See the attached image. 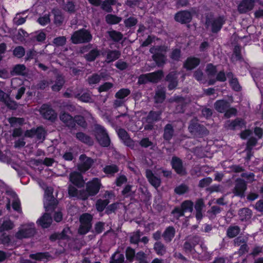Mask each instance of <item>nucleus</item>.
Wrapping results in <instances>:
<instances>
[{
  "mask_svg": "<svg viewBox=\"0 0 263 263\" xmlns=\"http://www.w3.org/2000/svg\"><path fill=\"white\" fill-rule=\"evenodd\" d=\"M103 171L106 174L114 175L119 171V168L115 164L108 165L103 168Z\"/></svg>",
  "mask_w": 263,
  "mask_h": 263,
  "instance_id": "49",
  "label": "nucleus"
},
{
  "mask_svg": "<svg viewBox=\"0 0 263 263\" xmlns=\"http://www.w3.org/2000/svg\"><path fill=\"white\" fill-rule=\"evenodd\" d=\"M215 109L219 112L223 113L230 107V103L225 100H219L214 104Z\"/></svg>",
  "mask_w": 263,
  "mask_h": 263,
  "instance_id": "23",
  "label": "nucleus"
},
{
  "mask_svg": "<svg viewBox=\"0 0 263 263\" xmlns=\"http://www.w3.org/2000/svg\"><path fill=\"white\" fill-rule=\"evenodd\" d=\"M36 233V229L33 223L24 224L21 226L15 237L18 239L33 236Z\"/></svg>",
  "mask_w": 263,
  "mask_h": 263,
  "instance_id": "6",
  "label": "nucleus"
},
{
  "mask_svg": "<svg viewBox=\"0 0 263 263\" xmlns=\"http://www.w3.org/2000/svg\"><path fill=\"white\" fill-rule=\"evenodd\" d=\"M193 210V202L191 200H185L181 205V208L176 207L172 212L173 214H176L177 217L184 216L185 212L192 213Z\"/></svg>",
  "mask_w": 263,
  "mask_h": 263,
  "instance_id": "9",
  "label": "nucleus"
},
{
  "mask_svg": "<svg viewBox=\"0 0 263 263\" xmlns=\"http://www.w3.org/2000/svg\"><path fill=\"white\" fill-rule=\"evenodd\" d=\"M118 135L126 145L131 148L134 147V141L130 138L125 129L123 128L119 129L118 131Z\"/></svg>",
  "mask_w": 263,
  "mask_h": 263,
  "instance_id": "21",
  "label": "nucleus"
},
{
  "mask_svg": "<svg viewBox=\"0 0 263 263\" xmlns=\"http://www.w3.org/2000/svg\"><path fill=\"white\" fill-rule=\"evenodd\" d=\"M163 76V72L161 70L148 73L149 82L156 83L159 81Z\"/></svg>",
  "mask_w": 263,
  "mask_h": 263,
  "instance_id": "31",
  "label": "nucleus"
},
{
  "mask_svg": "<svg viewBox=\"0 0 263 263\" xmlns=\"http://www.w3.org/2000/svg\"><path fill=\"white\" fill-rule=\"evenodd\" d=\"M165 98V92L163 89H159L156 91L154 99L156 103H162Z\"/></svg>",
  "mask_w": 263,
  "mask_h": 263,
  "instance_id": "48",
  "label": "nucleus"
},
{
  "mask_svg": "<svg viewBox=\"0 0 263 263\" xmlns=\"http://www.w3.org/2000/svg\"><path fill=\"white\" fill-rule=\"evenodd\" d=\"M29 257L36 260L44 261L45 260H49L51 258V256L48 252H39L35 254H30Z\"/></svg>",
  "mask_w": 263,
  "mask_h": 263,
  "instance_id": "30",
  "label": "nucleus"
},
{
  "mask_svg": "<svg viewBox=\"0 0 263 263\" xmlns=\"http://www.w3.org/2000/svg\"><path fill=\"white\" fill-rule=\"evenodd\" d=\"M259 0H242L238 6V11L240 13H246L252 10L256 2Z\"/></svg>",
  "mask_w": 263,
  "mask_h": 263,
  "instance_id": "15",
  "label": "nucleus"
},
{
  "mask_svg": "<svg viewBox=\"0 0 263 263\" xmlns=\"http://www.w3.org/2000/svg\"><path fill=\"white\" fill-rule=\"evenodd\" d=\"M10 73L12 76L22 75L24 76L26 74V68L23 64L16 65L10 71Z\"/></svg>",
  "mask_w": 263,
  "mask_h": 263,
  "instance_id": "33",
  "label": "nucleus"
},
{
  "mask_svg": "<svg viewBox=\"0 0 263 263\" xmlns=\"http://www.w3.org/2000/svg\"><path fill=\"white\" fill-rule=\"evenodd\" d=\"M93 132L97 140L102 146L108 147L109 146L110 139L103 126L99 124L95 125Z\"/></svg>",
  "mask_w": 263,
  "mask_h": 263,
  "instance_id": "5",
  "label": "nucleus"
},
{
  "mask_svg": "<svg viewBox=\"0 0 263 263\" xmlns=\"http://www.w3.org/2000/svg\"><path fill=\"white\" fill-rule=\"evenodd\" d=\"M247 189V184L246 181L241 178H237L235 181V186L232 190V193L235 196L243 198Z\"/></svg>",
  "mask_w": 263,
  "mask_h": 263,
  "instance_id": "8",
  "label": "nucleus"
},
{
  "mask_svg": "<svg viewBox=\"0 0 263 263\" xmlns=\"http://www.w3.org/2000/svg\"><path fill=\"white\" fill-rule=\"evenodd\" d=\"M189 190L188 186L184 184H182L177 187H176L174 189L175 192L178 195H182L186 192H187Z\"/></svg>",
  "mask_w": 263,
  "mask_h": 263,
  "instance_id": "60",
  "label": "nucleus"
},
{
  "mask_svg": "<svg viewBox=\"0 0 263 263\" xmlns=\"http://www.w3.org/2000/svg\"><path fill=\"white\" fill-rule=\"evenodd\" d=\"M66 38L65 36H61L54 39L53 43L57 46H63L65 45Z\"/></svg>",
  "mask_w": 263,
  "mask_h": 263,
  "instance_id": "62",
  "label": "nucleus"
},
{
  "mask_svg": "<svg viewBox=\"0 0 263 263\" xmlns=\"http://www.w3.org/2000/svg\"><path fill=\"white\" fill-rule=\"evenodd\" d=\"M109 203V201L108 199H99L96 202V208L98 212H101L105 209Z\"/></svg>",
  "mask_w": 263,
  "mask_h": 263,
  "instance_id": "47",
  "label": "nucleus"
},
{
  "mask_svg": "<svg viewBox=\"0 0 263 263\" xmlns=\"http://www.w3.org/2000/svg\"><path fill=\"white\" fill-rule=\"evenodd\" d=\"M74 123H76L82 127V128H86L87 126V123L83 116L80 115H77L74 117Z\"/></svg>",
  "mask_w": 263,
  "mask_h": 263,
  "instance_id": "52",
  "label": "nucleus"
},
{
  "mask_svg": "<svg viewBox=\"0 0 263 263\" xmlns=\"http://www.w3.org/2000/svg\"><path fill=\"white\" fill-rule=\"evenodd\" d=\"M240 231V229L237 226H230L227 230V234L229 238H233L239 233Z\"/></svg>",
  "mask_w": 263,
  "mask_h": 263,
  "instance_id": "46",
  "label": "nucleus"
},
{
  "mask_svg": "<svg viewBox=\"0 0 263 263\" xmlns=\"http://www.w3.org/2000/svg\"><path fill=\"white\" fill-rule=\"evenodd\" d=\"M172 168L175 172L181 176L186 175L187 172L185 167L183 165L182 160L176 156H173L171 162Z\"/></svg>",
  "mask_w": 263,
  "mask_h": 263,
  "instance_id": "10",
  "label": "nucleus"
},
{
  "mask_svg": "<svg viewBox=\"0 0 263 263\" xmlns=\"http://www.w3.org/2000/svg\"><path fill=\"white\" fill-rule=\"evenodd\" d=\"M69 180L72 184L79 188L84 186L85 184L81 172H73L69 174Z\"/></svg>",
  "mask_w": 263,
  "mask_h": 263,
  "instance_id": "18",
  "label": "nucleus"
},
{
  "mask_svg": "<svg viewBox=\"0 0 263 263\" xmlns=\"http://www.w3.org/2000/svg\"><path fill=\"white\" fill-rule=\"evenodd\" d=\"M146 176L149 182L155 188L160 186L161 184V179L154 175L152 171L150 170L146 171Z\"/></svg>",
  "mask_w": 263,
  "mask_h": 263,
  "instance_id": "24",
  "label": "nucleus"
},
{
  "mask_svg": "<svg viewBox=\"0 0 263 263\" xmlns=\"http://www.w3.org/2000/svg\"><path fill=\"white\" fill-rule=\"evenodd\" d=\"M165 81L168 83L167 87L170 90L176 88L178 84L177 72L175 71L170 72L166 76Z\"/></svg>",
  "mask_w": 263,
  "mask_h": 263,
  "instance_id": "17",
  "label": "nucleus"
},
{
  "mask_svg": "<svg viewBox=\"0 0 263 263\" xmlns=\"http://www.w3.org/2000/svg\"><path fill=\"white\" fill-rule=\"evenodd\" d=\"M192 18V14L188 11L179 12L177 13L175 16V21L182 24L190 23Z\"/></svg>",
  "mask_w": 263,
  "mask_h": 263,
  "instance_id": "19",
  "label": "nucleus"
},
{
  "mask_svg": "<svg viewBox=\"0 0 263 263\" xmlns=\"http://www.w3.org/2000/svg\"><path fill=\"white\" fill-rule=\"evenodd\" d=\"M44 208L47 212H52L58 204V200L54 197H48L44 200Z\"/></svg>",
  "mask_w": 263,
  "mask_h": 263,
  "instance_id": "25",
  "label": "nucleus"
},
{
  "mask_svg": "<svg viewBox=\"0 0 263 263\" xmlns=\"http://www.w3.org/2000/svg\"><path fill=\"white\" fill-rule=\"evenodd\" d=\"M125 258L123 254L115 252L111 256L109 263H124Z\"/></svg>",
  "mask_w": 263,
  "mask_h": 263,
  "instance_id": "43",
  "label": "nucleus"
},
{
  "mask_svg": "<svg viewBox=\"0 0 263 263\" xmlns=\"http://www.w3.org/2000/svg\"><path fill=\"white\" fill-rule=\"evenodd\" d=\"M125 256L126 261L129 262H132L136 258V253L135 250L131 247H127L125 251Z\"/></svg>",
  "mask_w": 263,
  "mask_h": 263,
  "instance_id": "45",
  "label": "nucleus"
},
{
  "mask_svg": "<svg viewBox=\"0 0 263 263\" xmlns=\"http://www.w3.org/2000/svg\"><path fill=\"white\" fill-rule=\"evenodd\" d=\"M130 90L128 88H122L116 93L115 98H120L126 102V98L130 94Z\"/></svg>",
  "mask_w": 263,
  "mask_h": 263,
  "instance_id": "44",
  "label": "nucleus"
},
{
  "mask_svg": "<svg viewBox=\"0 0 263 263\" xmlns=\"http://www.w3.org/2000/svg\"><path fill=\"white\" fill-rule=\"evenodd\" d=\"M92 216L88 213H84L80 217V226L78 232L80 234L84 235L88 232L92 227L91 221Z\"/></svg>",
  "mask_w": 263,
  "mask_h": 263,
  "instance_id": "7",
  "label": "nucleus"
},
{
  "mask_svg": "<svg viewBox=\"0 0 263 263\" xmlns=\"http://www.w3.org/2000/svg\"><path fill=\"white\" fill-rule=\"evenodd\" d=\"M13 55L18 58H22L25 54V48L21 46L16 47L13 51Z\"/></svg>",
  "mask_w": 263,
  "mask_h": 263,
  "instance_id": "57",
  "label": "nucleus"
},
{
  "mask_svg": "<svg viewBox=\"0 0 263 263\" xmlns=\"http://www.w3.org/2000/svg\"><path fill=\"white\" fill-rule=\"evenodd\" d=\"M212 182V179L211 177H206L200 180L198 183V187L203 188L209 186Z\"/></svg>",
  "mask_w": 263,
  "mask_h": 263,
  "instance_id": "63",
  "label": "nucleus"
},
{
  "mask_svg": "<svg viewBox=\"0 0 263 263\" xmlns=\"http://www.w3.org/2000/svg\"><path fill=\"white\" fill-rule=\"evenodd\" d=\"M52 222V219L49 214L45 213L37 221V223L43 228L50 227Z\"/></svg>",
  "mask_w": 263,
  "mask_h": 263,
  "instance_id": "26",
  "label": "nucleus"
},
{
  "mask_svg": "<svg viewBox=\"0 0 263 263\" xmlns=\"http://www.w3.org/2000/svg\"><path fill=\"white\" fill-rule=\"evenodd\" d=\"M174 126L170 123L165 125L163 128V138L165 141L169 142L175 136Z\"/></svg>",
  "mask_w": 263,
  "mask_h": 263,
  "instance_id": "22",
  "label": "nucleus"
},
{
  "mask_svg": "<svg viewBox=\"0 0 263 263\" xmlns=\"http://www.w3.org/2000/svg\"><path fill=\"white\" fill-rule=\"evenodd\" d=\"M248 238L245 236H239L234 240V245L235 247H239L238 253L243 255L249 251V248L247 245Z\"/></svg>",
  "mask_w": 263,
  "mask_h": 263,
  "instance_id": "11",
  "label": "nucleus"
},
{
  "mask_svg": "<svg viewBox=\"0 0 263 263\" xmlns=\"http://www.w3.org/2000/svg\"><path fill=\"white\" fill-rule=\"evenodd\" d=\"M52 13L54 16V23L58 25H61L64 21V17L61 10L58 8H54L52 10Z\"/></svg>",
  "mask_w": 263,
  "mask_h": 263,
  "instance_id": "38",
  "label": "nucleus"
},
{
  "mask_svg": "<svg viewBox=\"0 0 263 263\" xmlns=\"http://www.w3.org/2000/svg\"><path fill=\"white\" fill-rule=\"evenodd\" d=\"M100 55V51L95 48L91 49L88 53L85 54L84 57L88 62L94 61Z\"/></svg>",
  "mask_w": 263,
  "mask_h": 263,
  "instance_id": "32",
  "label": "nucleus"
},
{
  "mask_svg": "<svg viewBox=\"0 0 263 263\" xmlns=\"http://www.w3.org/2000/svg\"><path fill=\"white\" fill-rule=\"evenodd\" d=\"M205 71L209 77H213L217 72L216 67L212 64H208L206 65Z\"/></svg>",
  "mask_w": 263,
  "mask_h": 263,
  "instance_id": "56",
  "label": "nucleus"
},
{
  "mask_svg": "<svg viewBox=\"0 0 263 263\" xmlns=\"http://www.w3.org/2000/svg\"><path fill=\"white\" fill-rule=\"evenodd\" d=\"M76 137L81 142L89 146L93 144V140L89 136L83 132H78L76 134Z\"/></svg>",
  "mask_w": 263,
  "mask_h": 263,
  "instance_id": "27",
  "label": "nucleus"
},
{
  "mask_svg": "<svg viewBox=\"0 0 263 263\" xmlns=\"http://www.w3.org/2000/svg\"><path fill=\"white\" fill-rule=\"evenodd\" d=\"M92 36L90 31L85 29H81L74 31L72 34L70 40L74 44L87 43L90 42Z\"/></svg>",
  "mask_w": 263,
  "mask_h": 263,
  "instance_id": "4",
  "label": "nucleus"
},
{
  "mask_svg": "<svg viewBox=\"0 0 263 263\" xmlns=\"http://www.w3.org/2000/svg\"><path fill=\"white\" fill-rule=\"evenodd\" d=\"M3 102L11 110H15L18 107L17 103L15 101L12 100L9 95L7 96Z\"/></svg>",
  "mask_w": 263,
  "mask_h": 263,
  "instance_id": "40",
  "label": "nucleus"
},
{
  "mask_svg": "<svg viewBox=\"0 0 263 263\" xmlns=\"http://www.w3.org/2000/svg\"><path fill=\"white\" fill-rule=\"evenodd\" d=\"M102 77H103L102 74L99 75L98 74L95 73L88 77L87 81L90 85L95 84L98 83L100 81Z\"/></svg>",
  "mask_w": 263,
  "mask_h": 263,
  "instance_id": "55",
  "label": "nucleus"
},
{
  "mask_svg": "<svg viewBox=\"0 0 263 263\" xmlns=\"http://www.w3.org/2000/svg\"><path fill=\"white\" fill-rule=\"evenodd\" d=\"M101 183L98 178L93 179L86 183V188L91 196L96 195L99 191Z\"/></svg>",
  "mask_w": 263,
  "mask_h": 263,
  "instance_id": "16",
  "label": "nucleus"
},
{
  "mask_svg": "<svg viewBox=\"0 0 263 263\" xmlns=\"http://www.w3.org/2000/svg\"><path fill=\"white\" fill-rule=\"evenodd\" d=\"M200 63L199 58L190 57L186 59L183 63V67L187 70H191L197 67Z\"/></svg>",
  "mask_w": 263,
  "mask_h": 263,
  "instance_id": "20",
  "label": "nucleus"
},
{
  "mask_svg": "<svg viewBox=\"0 0 263 263\" xmlns=\"http://www.w3.org/2000/svg\"><path fill=\"white\" fill-rule=\"evenodd\" d=\"M138 19L134 16H130L124 21V24L126 28H130L137 25Z\"/></svg>",
  "mask_w": 263,
  "mask_h": 263,
  "instance_id": "50",
  "label": "nucleus"
},
{
  "mask_svg": "<svg viewBox=\"0 0 263 263\" xmlns=\"http://www.w3.org/2000/svg\"><path fill=\"white\" fill-rule=\"evenodd\" d=\"M40 112L44 118L52 122L54 121L57 117V115L55 111L47 104L42 105Z\"/></svg>",
  "mask_w": 263,
  "mask_h": 263,
  "instance_id": "13",
  "label": "nucleus"
},
{
  "mask_svg": "<svg viewBox=\"0 0 263 263\" xmlns=\"http://www.w3.org/2000/svg\"><path fill=\"white\" fill-rule=\"evenodd\" d=\"M224 22L225 19L223 16L214 17L212 15H208L205 17V26L215 33L220 30Z\"/></svg>",
  "mask_w": 263,
  "mask_h": 263,
  "instance_id": "3",
  "label": "nucleus"
},
{
  "mask_svg": "<svg viewBox=\"0 0 263 263\" xmlns=\"http://www.w3.org/2000/svg\"><path fill=\"white\" fill-rule=\"evenodd\" d=\"M243 126L244 122L243 120L237 118L231 122L229 121L227 123L226 127L230 129L234 130L237 127L242 128Z\"/></svg>",
  "mask_w": 263,
  "mask_h": 263,
  "instance_id": "35",
  "label": "nucleus"
},
{
  "mask_svg": "<svg viewBox=\"0 0 263 263\" xmlns=\"http://www.w3.org/2000/svg\"><path fill=\"white\" fill-rule=\"evenodd\" d=\"M137 263H149L148 255L143 251H139L136 253L135 259Z\"/></svg>",
  "mask_w": 263,
  "mask_h": 263,
  "instance_id": "42",
  "label": "nucleus"
},
{
  "mask_svg": "<svg viewBox=\"0 0 263 263\" xmlns=\"http://www.w3.org/2000/svg\"><path fill=\"white\" fill-rule=\"evenodd\" d=\"M14 224L12 221L10 220H7L3 222L0 227V231H8L13 228Z\"/></svg>",
  "mask_w": 263,
  "mask_h": 263,
  "instance_id": "54",
  "label": "nucleus"
},
{
  "mask_svg": "<svg viewBox=\"0 0 263 263\" xmlns=\"http://www.w3.org/2000/svg\"><path fill=\"white\" fill-rule=\"evenodd\" d=\"M187 238L194 248L198 245L200 241V238L197 235H190Z\"/></svg>",
  "mask_w": 263,
  "mask_h": 263,
  "instance_id": "64",
  "label": "nucleus"
},
{
  "mask_svg": "<svg viewBox=\"0 0 263 263\" xmlns=\"http://www.w3.org/2000/svg\"><path fill=\"white\" fill-rule=\"evenodd\" d=\"M161 111H151L146 118V122H156L160 120Z\"/></svg>",
  "mask_w": 263,
  "mask_h": 263,
  "instance_id": "37",
  "label": "nucleus"
},
{
  "mask_svg": "<svg viewBox=\"0 0 263 263\" xmlns=\"http://www.w3.org/2000/svg\"><path fill=\"white\" fill-rule=\"evenodd\" d=\"M188 130L192 136L197 138H201L209 134L207 128L203 125L199 123L197 117H194L190 121Z\"/></svg>",
  "mask_w": 263,
  "mask_h": 263,
  "instance_id": "2",
  "label": "nucleus"
},
{
  "mask_svg": "<svg viewBox=\"0 0 263 263\" xmlns=\"http://www.w3.org/2000/svg\"><path fill=\"white\" fill-rule=\"evenodd\" d=\"M170 58L173 61H179L181 57V51L180 49H173L170 54Z\"/></svg>",
  "mask_w": 263,
  "mask_h": 263,
  "instance_id": "51",
  "label": "nucleus"
},
{
  "mask_svg": "<svg viewBox=\"0 0 263 263\" xmlns=\"http://www.w3.org/2000/svg\"><path fill=\"white\" fill-rule=\"evenodd\" d=\"M80 162L78 164V170L81 173H85L88 170L94 163L93 160L87 157L85 155H81L79 157Z\"/></svg>",
  "mask_w": 263,
  "mask_h": 263,
  "instance_id": "12",
  "label": "nucleus"
},
{
  "mask_svg": "<svg viewBox=\"0 0 263 263\" xmlns=\"http://www.w3.org/2000/svg\"><path fill=\"white\" fill-rule=\"evenodd\" d=\"M176 233L175 228L172 226H170L166 228L162 234V237L164 241L168 243L171 242L174 237Z\"/></svg>",
  "mask_w": 263,
  "mask_h": 263,
  "instance_id": "29",
  "label": "nucleus"
},
{
  "mask_svg": "<svg viewBox=\"0 0 263 263\" xmlns=\"http://www.w3.org/2000/svg\"><path fill=\"white\" fill-rule=\"evenodd\" d=\"M121 21L122 17L114 14H108L105 16V21L109 25L117 24Z\"/></svg>",
  "mask_w": 263,
  "mask_h": 263,
  "instance_id": "39",
  "label": "nucleus"
},
{
  "mask_svg": "<svg viewBox=\"0 0 263 263\" xmlns=\"http://www.w3.org/2000/svg\"><path fill=\"white\" fill-rule=\"evenodd\" d=\"M241 59L240 47L239 46H235L233 50V53L231 59L233 62H235L240 60Z\"/></svg>",
  "mask_w": 263,
  "mask_h": 263,
  "instance_id": "53",
  "label": "nucleus"
},
{
  "mask_svg": "<svg viewBox=\"0 0 263 263\" xmlns=\"http://www.w3.org/2000/svg\"><path fill=\"white\" fill-rule=\"evenodd\" d=\"M154 249L158 255L163 256L166 252L165 245L161 241H157L154 246Z\"/></svg>",
  "mask_w": 263,
  "mask_h": 263,
  "instance_id": "36",
  "label": "nucleus"
},
{
  "mask_svg": "<svg viewBox=\"0 0 263 263\" xmlns=\"http://www.w3.org/2000/svg\"><path fill=\"white\" fill-rule=\"evenodd\" d=\"M110 39L115 42H118L123 38V34L119 31L110 30L107 32Z\"/></svg>",
  "mask_w": 263,
  "mask_h": 263,
  "instance_id": "41",
  "label": "nucleus"
},
{
  "mask_svg": "<svg viewBox=\"0 0 263 263\" xmlns=\"http://www.w3.org/2000/svg\"><path fill=\"white\" fill-rule=\"evenodd\" d=\"M63 9L70 13H74L76 12V6L72 1H68L63 7Z\"/></svg>",
  "mask_w": 263,
  "mask_h": 263,
  "instance_id": "59",
  "label": "nucleus"
},
{
  "mask_svg": "<svg viewBox=\"0 0 263 263\" xmlns=\"http://www.w3.org/2000/svg\"><path fill=\"white\" fill-rule=\"evenodd\" d=\"M168 47L165 45L154 46L149 49V52L153 54V60L158 67L163 66L166 61V53Z\"/></svg>",
  "mask_w": 263,
  "mask_h": 263,
  "instance_id": "1",
  "label": "nucleus"
},
{
  "mask_svg": "<svg viewBox=\"0 0 263 263\" xmlns=\"http://www.w3.org/2000/svg\"><path fill=\"white\" fill-rule=\"evenodd\" d=\"M121 56V52L117 50L108 49L106 51V59L105 62L110 63L118 59Z\"/></svg>",
  "mask_w": 263,
  "mask_h": 263,
  "instance_id": "28",
  "label": "nucleus"
},
{
  "mask_svg": "<svg viewBox=\"0 0 263 263\" xmlns=\"http://www.w3.org/2000/svg\"><path fill=\"white\" fill-rule=\"evenodd\" d=\"M239 214L242 219H248L251 218V211L248 208H243L239 210Z\"/></svg>",
  "mask_w": 263,
  "mask_h": 263,
  "instance_id": "58",
  "label": "nucleus"
},
{
  "mask_svg": "<svg viewBox=\"0 0 263 263\" xmlns=\"http://www.w3.org/2000/svg\"><path fill=\"white\" fill-rule=\"evenodd\" d=\"M78 99L83 102H92V98L89 92H84L79 96Z\"/></svg>",
  "mask_w": 263,
  "mask_h": 263,
  "instance_id": "61",
  "label": "nucleus"
},
{
  "mask_svg": "<svg viewBox=\"0 0 263 263\" xmlns=\"http://www.w3.org/2000/svg\"><path fill=\"white\" fill-rule=\"evenodd\" d=\"M60 119L65 126L70 130L75 129L76 125L74 123V118L65 112L61 113Z\"/></svg>",
  "mask_w": 263,
  "mask_h": 263,
  "instance_id": "14",
  "label": "nucleus"
},
{
  "mask_svg": "<svg viewBox=\"0 0 263 263\" xmlns=\"http://www.w3.org/2000/svg\"><path fill=\"white\" fill-rule=\"evenodd\" d=\"M65 83V80L63 76L58 74L56 77L55 83L52 86L53 91H59L62 88Z\"/></svg>",
  "mask_w": 263,
  "mask_h": 263,
  "instance_id": "34",
  "label": "nucleus"
}]
</instances>
